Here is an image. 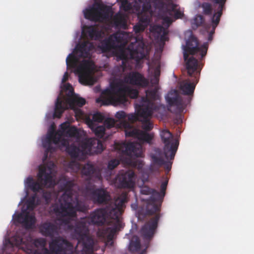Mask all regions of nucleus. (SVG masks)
<instances>
[{
	"instance_id": "obj_1",
	"label": "nucleus",
	"mask_w": 254,
	"mask_h": 254,
	"mask_svg": "<svg viewBox=\"0 0 254 254\" xmlns=\"http://www.w3.org/2000/svg\"><path fill=\"white\" fill-rule=\"evenodd\" d=\"M127 202L126 193H122L114 202L105 208H97L90 214L77 222L74 226L73 236L77 240L78 244L82 248L81 254H89L92 252L94 240L89 235V227L90 225L101 226L108 219L112 227L99 229L97 234L98 237L112 240L116 232L123 227L121 215L123 211L125 204Z\"/></svg>"
},
{
	"instance_id": "obj_2",
	"label": "nucleus",
	"mask_w": 254,
	"mask_h": 254,
	"mask_svg": "<svg viewBox=\"0 0 254 254\" xmlns=\"http://www.w3.org/2000/svg\"><path fill=\"white\" fill-rule=\"evenodd\" d=\"M168 183V179L166 178L161 183L160 192L147 186H144L141 189L140 192L142 194H151L149 199L146 200V214H155V216L146 222L140 230V234L144 240L145 248L139 254H146V249L149 247L150 242L156 232L161 217L160 206L166 193Z\"/></svg>"
},
{
	"instance_id": "obj_3",
	"label": "nucleus",
	"mask_w": 254,
	"mask_h": 254,
	"mask_svg": "<svg viewBox=\"0 0 254 254\" xmlns=\"http://www.w3.org/2000/svg\"><path fill=\"white\" fill-rule=\"evenodd\" d=\"M74 186V181H66L63 185L64 192L61 197V203L53 206L57 216L65 225L69 223L71 218L76 217L77 211L84 212L87 210L85 203L79 200L76 193L73 192Z\"/></svg>"
},
{
	"instance_id": "obj_4",
	"label": "nucleus",
	"mask_w": 254,
	"mask_h": 254,
	"mask_svg": "<svg viewBox=\"0 0 254 254\" xmlns=\"http://www.w3.org/2000/svg\"><path fill=\"white\" fill-rule=\"evenodd\" d=\"M138 95L137 90L126 86L119 81L112 82L110 88L103 91L100 97L97 98L96 102L102 105L125 104L127 101V96L135 99Z\"/></svg>"
},
{
	"instance_id": "obj_5",
	"label": "nucleus",
	"mask_w": 254,
	"mask_h": 254,
	"mask_svg": "<svg viewBox=\"0 0 254 254\" xmlns=\"http://www.w3.org/2000/svg\"><path fill=\"white\" fill-rule=\"evenodd\" d=\"M154 106L149 102H146L143 106V108L139 109L138 114L142 118L141 127L144 130L134 128L130 124L127 122L123 123V126L125 127L126 136L132 137L137 139L141 142H145L150 143L152 140L154 134L152 133H149V131L153 127V124L150 122L149 118L152 115Z\"/></svg>"
},
{
	"instance_id": "obj_6",
	"label": "nucleus",
	"mask_w": 254,
	"mask_h": 254,
	"mask_svg": "<svg viewBox=\"0 0 254 254\" xmlns=\"http://www.w3.org/2000/svg\"><path fill=\"white\" fill-rule=\"evenodd\" d=\"M104 149L102 142L95 138L85 139L80 146L71 144L66 147V151L72 158L82 159L86 153L94 151L98 154Z\"/></svg>"
},
{
	"instance_id": "obj_7",
	"label": "nucleus",
	"mask_w": 254,
	"mask_h": 254,
	"mask_svg": "<svg viewBox=\"0 0 254 254\" xmlns=\"http://www.w3.org/2000/svg\"><path fill=\"white\" fill-rule=\"evenodd\" d=\"M54 166V163H51L40 167L37 175L38 181H35L32 177H28L26 180L27 186L35 193L42 190L43 187H54L56 184L53 175Z\"/></svg>"
},
{
	"instance_id": "obj_8",
	"label": "nucleus",
	"mask_w": 254,
	"mask_h": 254,
	"mask_svg": "<svg viewBox=\"0 0 254 254\" xmlns=\"http://www.w3.org/2000/svg\"><path fill=\"white\" fill-rule=\"evenodd\" d=\"M133 6L127 12L137 14L138 22L133 26V31L135 33H139L144 31L150 22L151 0H138Z\"/></svg>"
},
{
	"instance_id": "obj_9",
	"label": "nucleus",
	"mask_w": 254,
	"mask_h": 254,
	"mask_svg": "<svg viewBox=\"0 0 254 254\" xmlns=\"http://www.w3.org/2000/svg\"><path fill=\"white\" fill-rule=\"evenodd\" d=\"M67 66L74 68L75 72L78 74L79 81L84 84H92L93 78L90 75V70L94 65L93 63L89 60H84L77 65V58L72 54H69L66 59Z\"/></svg>"
},
{
	"instance_id": "obj_10",
	"label": "nucleus",
	"mask_w": 254,
	"mask_h": 254,
	"mask_svg": "<svg viewBox=\"0 0 254 254\" xmlns=\"http://www.w3.org/2000/svg\"><path fill=\"white\" fill-rule=\"evenodd\" d=\"M188 75L192 78L191 81L187 80L180 84V89L184 95H192L196 83L198 82L200 70L198 63L195 58H191L187 62L186 65Z\"/></svg>"
},
{
	"instance_id": "obj_11",
	"label": "nucleus",
	"mask_w": 254,
	"mask_h": 254,
	"mask_svg": "<svg viewBox=\"0 0 254 254\" xmlns=\"http://www.w3.org/2000/svg\"><path fill=\"white\" fill-rule=\"evenodd\" d=\"M86 103L85 99L78 96L71 92V96L68 98L66 101L58 97L55 103V107L53 115L54 118H60L64 112L68 109V105L71 109H74L76 107H81Z\"/></svg>"
},
{
	"instance_id": "obj_12",
	"label": "nucleus",
	"mask_w": 254,
	"mask_h": 254,
	"mask_svg": "<svg viewBox=\"0 0 254 254\" xmlns=\"http://www.w3.org/2000/svg\"><path fill=\"white\" fill-rule=\"evenodd\" d=\"M166 100L168 103V110L174 114H179L183 112L190 103L191 97L183 98L177 90H174L168 93Z\"/></svg>"
},
{
	"instance_id": "obj_13",
	"label": "nucleus",
	"mask_w": 254,
	"mask_h": 254,
	"mask_svg": "<svg viewBox=\"0 0 254 254\" xmlns=\"http://www.w3.org/2000/svg\"><path fill=\"white\" fill-rule=\"evenodd\" d=\"M208 48V42H205L200 47H199L197 39L193 35H190L184 49V59L186 62V64L189 59L194 58L192 56L189 57L190 54L192 56L197 53H200L201 58H203L207 54Z\"/></svg>"
},
{
	"instance_id": "obj_14",
	"label": "nucleus",
	"mask_w": 254,
	"mask_h": 254,
	"mask_svg": "<svg viewBox=\"0 0 254 254\" xmlns=\"http://www.w3.org/2000/svg\"><path fill=\"white\" fill-rule=\"evenodd\" d=\"M214 3L215 12L211 18V23H206L204 25L206 31L208 33V40L211 41L215 29L219 23L222 11L225 8L227 0H211Z\"/></svg>"
},
{
	"instance_id": "obj_15",
	"label": "nucleus",
	"mask_w": 254,
	"mask_h": 254,
	"mask_svg": "<svg viewBox=\"0 0 254 254\" xmlns=\"http://www.w3.org/2000/svg\"><path fill=\"white\" fill-rule=\"evenodd\" d=\"M83 193L95 204H107L110 199V195L107 191L104 189H95V185L90 183L83 189Z\"/></svg>"
},
{
	"instance_id": "obj_16",
	"label": "nucleus",
	"mask_w": 254,
	"mask_h": 254,
	"mask_svg": "<svg viewBox=\"0 0 254 254\" xmlns=\"http://www.w3.org/2000/svg\"><path fill=\"white\" fill-rule=\"evenodd\" d=\"M160 135L164 144L163 152L165 157L168 159L169 157L171 159H174L179 145L178 141L174 139L172 133L167 129L162 130Z\"/></svg>"
},
{
	"instance_id": "obj_17",
	"label": "nucleus",
	"mask_w": 254,
	"mask_h": 254,
	"mask_svg": "<svg viewBox=\"0 0 254 254\" xmlns=\"http://www.w3.org/2000/svg\"><path fill=\"white\" fill-rule=\"evenodd\" d=\"M111 12L110 6L98 3L96 7L87 9L84 11V16L91 21L97 22L101 19H107Z\"/></svg>"
},
{
	"instance_id": "obj_18",
	"label": "nucleus",
	"mask_w": 254,
	"mask_h": 254,
	"mask_svg": "<svg viewBox=\"0 0 254 254\" xmlns=\"http://www.w3.org/2000/svg\"><path fill=\"white\" fill-rule=\"evenodd\" d=\"M159 0L161 1L159 5V11L162 18L165 21L171 23L172 17L175 19L182 18L183 13L180 10L177 9V4H174L172 1L165 3L162 1L163 0Z\"/></svg>"
},
{
	"instance_id": "obj_19",
	"label": "nucleus",
	"mask_w": 254,
	"mask_h": 254,
	"mask_svg": "<svg viewBox=\"0 0 254 254\" xmlns=\"http://www.w3.org/2000/svg\"><path fill=\"white\" fill-rule=\"evenodd\" d=\"M49 249L53 254H73L71 244L60 236L52 239Z\"/></svg>"
},
{
	"instance_id": "obj_20",
	"label": "nucleus",
	"mask_w": 254,
	"mask_h": 254,
	"mask_svg": "<svg viewBox=\"0 0 254 254\" xmlns=\"http://www.w3.org/2000/svg\"><path fill=\"white\" fill-rule=\"evenodd\" d=\"M115 149L123 155L129 157H141L142 154V146L134 142H115Z\"/></svg>"
},
{
	"instance_id": "obj_21",
	"label": "nucleus",
	"mask_w": 254,
	"mask_h": 254,
	"mask_svg": "<svg viewBox=\"0 0 254 254\" xmlns=\"http://www.w3.org/2000/svg\"><path fill=\"white\" fill-rule=\"evenodd\" d=\"M152 165L151 170L159 172L160 167L164 165V169L167 173H168L171 169L173 159H171L169 157L167 159L164 155V152H162L160 149L157 148L155 150V153L151 156Z\"/></svg>"
},
{
	"instance_id": "obj_22",
	"label": "nucleus",
	"mask_w": 254,
	"mask_h": 254,
	"mask_svg": "<svg viewBox=\"0 0 254 254\" xmlns=\"http://www.w3.org/2000/svg\"><path fill=\"white\" fill-rule=\"evenodd\" d=\"M61 136L62 133L59 132L50 133L43 141V147L46 149L43 157L44 161L48 159L49 152L53 153L56 150V148L52 145V143L57 144L60 141Z\"/></svg>"
},
{
	"instance_id": "obj_23",
	"label": "nucleus",
	"mask_w": 254,
	"mask_h": 254,
	"mask_svg": "<svg viewBox=\"0 0 254 254\" xmlns=\"http://www.w3.org/2000/svg\"><path fill=\"white\" fill-rule=\"evenodd\" d=\"M124 81L133 85L146 87L149 85V81L142 74L137 71H131L124 77Z\"/></svg>"
},
{
	"instance_id": "obj_24",
	"label": "nucleus",
	"mask_w": 254,
	"mask_h": 254,
	"mask_svg": "<svg viewBox=\"0 0 254 254\" xmlns=\"http://www.w3.org/2000/svg\"><path fill=\"white\" fill-rule=\"evenodd\" d=\"M134 173L128 171L120 173L116 178V183L120 188H132L134 186Z\"/></svg>"
},
{
	"instance_id": "obj_25",
	"label": "nucleus",
	"mask_w": 254,
	"mask_h": 254,
	"mask_svg": "<svg viewBox=\"0 0 254 254\" xmlns=\"http://www.w3.org/2000/svg\"><path fill=\"white\" fill-rule=\"evenodd\" d=\"M82 175L86 177L88 181L96 182L102 179L100 170L93 165L87 163L85 164L81 170Z\"/></svg>"
},
{
	"instance_id": "obj_26",
	"label": "nucleus",
	"mask_w": 254,
	"mask_h": 254,
	"mask_svg": "<svg viewBox=\"0 0 254 254\" xmlns=\"http://www.w3.org/2000/svg\"><path fill=\"white\" fill-rule=\"evenodd\" d=\"M40 231L43 236L53 238L58 234L59 227L54 223L46 222L40 226Z\"/></svg>"
},
{
	"instance_id": "obj_27",
	"label": "nucleus",
	"mask_w": 254,
	"mask_h": 254,
	"mask_svg": "<svg viewBox=\"0 0 254 254\" xmlns=\"http://www.w3.org/2000/svg\"><path fill=\"white\" fill-rule=\"evenodd\" d=\"M95 49L94 44L89 41H84L78 44L75 48L76 54L80 57L87 58L90 55V52Z\"/></svg>"
},
{
	"instance_id": "obj_28",
	"label": "nucleus",
	"mask_w": 254,
	"mask_h": 254,
	"mask_svg": "<svg viewBox=\"0 0 254 254\" xmlns=\"http://www.w3.org/2000/svg\"><path fill=\"white\" fill-rule=\"evenodd\" d=\"M14 219L17 222L22 224L27 229L32 228L36 221L35 216L29 215L28 212L25 214L19 213L17 214Z\"/></svg>"
},
{
	"instance_id": "obj_29",
	"label": "nucleus",
	"mask_w": 254,
	"mask_h": 254,
	"mask_svg": "<svg viewBox=\"0 0 254 254\" xmlns=\"http://www.w3.org/2000/svg\"><path fill=\"white\" fill-rule=\"evenodd\" d=\"M127 16L121 11L117 12L113 17V23L115 27L127 29Z\"/></svg>"
},
{
	"instance_id": "obj_30",
	"label": "nucleus",
	"mask_w": 254,
	"mask_h": 254,
	"mask_svg": "<svg viewBox=\"0 0 254 254\" xmlns=\"http://www.w3.org/2000/svg\"><path fill=\"white\" fill-rule=\"evenodd\" d=\"M157 91L155 90H147L146 92V96L142 97L141 99L140 104L139 105V108L141 109L146 102L153 105L155 107L152 109V111H155L158 109L157 105L155 104L154 101L157 99Z\"/></svg>"
},
{
	"instance_id": "obj_31",
	"label": "nucleus",
	"mask_w": 254,
	"mask_h": 254,
	"mask_svg": "<svg viewBox=\"0 0 254 254\" xmlns=\"http://www.w3.org/2000/svg\"><path fill=\"white\" fill-rule=\"evenodd\" d=\"M130 58L139 62L145 57L144 44L141 42L138 45L129 51Z\"/></svg>"
},
{
	"instance_id": "obj_32",
	"label": "nucleus",
	"mask_w": 254,
	"mask_h": 254,
	"mask_svg": "<svg viewBox=\"0 0 254 254\" xmlns=\"http://www.w3.org/2000/svg\"><path fill=\"white\" fill-rule=\"evenodd\" d=\"M86 34L91 40H97L101 38L102 31L95 26H89L86 28Z\"/></svg>"
},
{
	"instance_id": "obj_33",
	"label": "nucleus",
	"mask_w": 254,
	"mask_h": 254,
	"mask_svg": "<svg viewBox=\"0 0 254 254\" xmlns=\"http://www.w3.org/2000/svg\"><path fill=\"white\" fill-rule=\"evenodd\" d=\"M89 126L97 137L102 138L104 136L105 132V127L104 126H97L95 123L92 122L89 124Z\"/></svg>"
},
{
	"instance_id": "obj_34",
	"label": "nucleus",
	"mask_w": 254,
	"mask_h": 254,
	"mask_svg": "<svg viewBox=\"0 0 254 254\" xmlns=\"http://www.w3.org/2000/svg\"><path fill=\"white\" fill-rule=\"evenodd\" d=\"M141 248V244L139 238L136 236H133L130 241L129 250L131 253L138 252Z\"/></svg>"
},
{
	"instance_id": "obj_35",
	"label": "nucleus",
	"mask_w": 254,
	"mask_h": 254,
	"mask_svg": "<svg viewBox=\"0 0 254 254\" xmlns=\"http://www.w3.org/2000/svg\"><path fill=\"white\" fill-rule=\"evenodd\" d=\"M114 42L110 39H108L102 41L99 45V48L101 49L102 52L105 53L111 51L114 48Z\"/></svg>"
},
{
	"instance_id": "obj_36",
	"label": "nucleus",
	"mask_w": 254,
	"mask_h": 254,
	"mask_svg": "<svg viewBox=\"0 0 254 254\" xmlns=\"http://www.w3.org/2000/svg\"><path fill=\"white\" fill-rule=\"evenodd\" d=\"M121 3L120 8L121 10L127 12L134 7L133 5L138 0H134L133 2H130L128 0H118Z\"/></svg>"
},
{
	"instance_id": "obj_37",
	"label": "nucleus",
	"mask_w": 254,
	"mask_h": 254,
	"mask_svg": "<svg viewBox=\"0 0 254 254\" xmlns=\"http://www.w3.org/2000/svg\"><path fill=\"white\" fill-rule=\"evenodd\" d=\"M46 239L43 238L36 239L34 241L35 246L37 248L41 249L45 254L49 253L48 249L46 248Z\"/></svg>"
},
{
	"instance_id": "obj_38",
	"label": "nucleus",
	"mask_w": 254,
	"mask_h": 254,
	"mask_svg": "<svg viewBox=\"0 0 254 254\" xmlns=\"http://www.w3.org/2000/svg\"><path fill=\"white\" fill-rule=\"evenodd\" d=\"M136 108L137 109V114H130L127 115V119L128 121V122H127V121H122L121 122V127H123L125 128V127L123 126V123L124 122H127V123L130 124L132 126V124L135 122V121L138 120V118L140 117V116L138 114V110H139V105H136L135 106Z\"/></svg>"
},
{
	"instance_id": "obj_39",
	"label": "nucleus",
	"mask_w": 254,
	"mask_h": 254,
	"mask_svg": "<svg viewBox=\"0 0 254 254\" xmlns=\"http://www.w3.org/2000/svg\"><path fill=\"white\" fill-rule=\"evenodd\" d=\"M65 134L66 136L69 137H74L77 138L80 137V133L78 129L74 126H71L66 131Z\"/></svg>"
},
{
	"instance_id": "obj_40",
	"label": "nucleus",
	"mask_w": 254,
	"mask_h": 254,
	"mask_svg": "<svg viewBox=\"0 0 254 254\" xmlns=\"http://www.w3.org/2000/svg\"><path fill=\"white\" fill-rule=\"evenodd\" d=\"M204 19L203 17L201 15H196L193 20L191 23L192 27L193 29H196L198 26H200L203 23Z\"/></svg>"
},
{
	"instance_id": "obj_41",
	"label": "nucleus",
	"mask_w": 254,
	"mask_h": 254,
	"mask_svg": "<svg viewBox=\"0 0 254 254\" xmlns=\"http://www.w3.org/2000/svg\"><path fill=\"white\" fill-rule=\"evenodd\" d=\"M201 7L203 9V12L204 14L207 15H211L212 7L210 3L208 2H203L201 4Z\"/></svg>"
},
{
	"instance_id": "obj_42",
	"label": "nucleus",
	"mask_w": 254,
	"mask_h": 254,
	"mask_svg": "<svg viewBox=\"0 0 254 254\" xmlns=\"http://www.w3.org/2000/svg\"><path fill=\"white\" fill-rule=\"evenodd\" d=\"M153 30L159 34L163 33V35L161 36V39L162 40H166V35L167 32L164 29V27L160 25H155L153 27Z\"/></svg>"
},
{
	"instance_id": "obj_43",
	"label": "nucleus",
	"mask_w": 254,
	"mask_h": 254,
	"mask_svg": "<svg viewBox=\"0 0 254 254\" xmlns=\"http://www.w3.org/2000/svg\"><path fill=\"white\" fill-rule=\"evenodd\" d=\"M104 120V116L100 113L97 112L95 113L92 117V120L89 122V124L92 122L93 123H101Z\"/></svg>"
},
{
	"instance_id": "obj_44",
	"label": "nucleus",
	"mask_w": 254,
	"mask_h": 254,
	"mask_svg": "<svg viewBox=\"0 0 254 254\" xmlns=\"http://www.w3.org/2000/svg\"><path fill=\"white\" fill-rule=\"evenodd\" d=\"M36 195L34 194L31 196L27 200V208L29 209L33 210L36 206L35 200Z\"/></svg>"
},
{
	"instance_id": "obj_45",
	"label": "nucleus",
	"mask_w": 254,
	"mask_h": 254,
	"mask_svg": "<svg viewBox=\"0 0 254 254\" xmlns=\"http://www.w3.org/2000/svg\"><path fill=\"white\" fill-rule=\"evenodd\" d=\"M116 121L114 119L108 118L104 121L103 126L105 127V128H110L114 127Z\"/></svg>"
},
{
	"instance_id": "obj_46",
	"label": "nucleus",
	"mask_w": 254,
	"mask_h": 254,
	"mask_svg": "<svg viewBox=\"0 0 254 254\" xmlns=\"http://www.w3.org/2000/svg\"><path fill=\"white\" fill-rule=\"evenodd\" d=\"M119 164L120 161L118 159H112L108 162V169L110 170H112L117 167Z\"/></svg>"
},
{
	"instance_id": "obj_47",
	"label": "nucleus",
	"mask_w": 254,
	"mask_h": 254,
	"mask_svg": "<svg viewBox=\"0 0 254 254\" xmlns=\"http://www.w3.org/2000/svg\"><path fill=\"white\" fill-rule=\"evenodd\" d=\"M69 124L67 122H65L62 124L60 126L61 131H58L56 132L62 133V136L64 133H65L66 131L70 127ZM52 133H56V132H52Z\"/></svg>"
},
{
	"instance_id": "obj_48",
	"label": "nucleus",
	"mask_w": 254,
	"mask_h": 254,
	"mask_svg": "<svg viewBox=\"0 0 254 254\" xmlns=\"http://www.w3.org/2000/svg\"><path fill=\"white\" fill-rule=\"evenodd\" d=\"M127 114L125 112L123 111H121L117 112L115 115V117L119 120H123V121H125L127 119Z\"/></svg>"
},
{
	"instance_id": "obj_49",
	"label": "nucleus",
	"mask_w": 254,
	"mask_h": 254,
	"mask_svg": "<svg viewBox=\"0 0 254 254\" xmlns=\"http://www.w3.org/2000/svg\"><path fill=\"white\" fill-rule=\"evenodd\" d=\"M59 143H61L62 146L65 147V150L66 149V147L68 145H70L69 144L68 141L67 139H62V137H61L60 141L57 144H58Z\"/></svg>"
},
{
	"instance_id": "obj_50",
	"label": "nucleus",
	"mask_w": 254,
	"mask_h": 254,
	"mask_svg": "<svg viewBox=\"0 0 254 254\" xmlns=\"http://www.w3.org/2000/svg\"><path fill=\"white\" fill-rule=\"evenodd\" d=\"M160 74V66L158 65L155 67L154 70V76L159 77Z\"/></svg>"
},
{
	"instance_id": "obj_51",
	"label": "nucleus",
	"mask_w": 254,
	"mask_h": 254,
	"mask_svg": "<svg viewBox=\"0 0 254 254\" xmlns=\"http://www.w3.org/2000/svg\"><path fill=\"white\" fill-rule=\"evenodd\" d=\"M14 239L15 240V245L17 246H19L23 243V240L20 237H16L14 238Z\"/></svg>"
},
{
	"instance_id": "obj_52",
	"label": "nucleus",
	"mask_w": 254,
	"mask_h": 254,
	"mask_svg": "<svg viewBox=\"0 0 254 254\" xmlns=\"http://www.w3.org/2000/svg\"><path fill=\"white\" fill-rule=\"evenodd\" d=\"M159 77L153 76L152 79H151V82L153 84H157L159 82Z\"/></svg>"
},
{
	"instance_id": "obj_53",
	"label": "nucleus",
	"mask_w": 254,
	"mask_h": 254,
	"mask_svg": "<svg viewBox=\"0 0 254 254\" xmlns=\"http://www.w3.org/2000/svg\"><path fill=\"white\" fill-rule=\"evenodd\" d=\"M73 165L75 166V167L76 169H79L80 164L78 163L75 162H72L69 164V166L70 167H72Z\"/></svg>"
},
{
	"instance_id": "obj_54",
	"label": "nucleus",
	"mask_w": 254,
	"mask_h": 254,
	"mask_svg": "<svg viewBox=\"0 0 254 254\" xmlns=\"http://www.w3.org/2000/svg\"><path fill=\"white\" fill-rule=\"evenodd\" d=\"M68 73L67 72H65L62 79V82H65L68 79Z\"/></svg>"
},
{
	"instance_id": "obj_55",
	"label": "nucleus",
	"mask_w": 254,
	"mask_h": 254,
	"mask_svg": "<svg viewBox=\"0 0 254 254\" xmlns=\"http://www.w3.org/2000/svg\"><path fill=\"white\" fill-rule=\"evenodd\" d=\"M50 193L48 194L47 193H44L43 194V197L46 199V200L47 201H48L49 200V199L50 198Z\"/></svg>"
}]
</instances>
